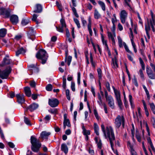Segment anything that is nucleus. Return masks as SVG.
Segmentation results:
<instances>
[{
  "mask_svg": "<svg viewBox=\"0 0 155 155\" xmlns=\"http://www.w3.org/2000/svg\"><path fill=\"white\" fill-rule=\"evenodd\" d=\"M94 115L96 118L97 120H99V117L98 114L97 112V111L96 110L94 109Z\"/></svg>",
  "mask_w": 155,
  "mask_h": 155,
  "instance_id": "nucleus-55",
  "label": "nucleus"
},
{
  "mask_svg": "<svg viewBox=\"0 0 155 155\" xmlns=\"http://www.w3.org/2000/svg\"><path fill=\"white\" fill-rule=\"evenodd\" d=\"M36 56L37 58L42 60L41 63L42 64H44L46 63L48 57L46 52L45 50L42 49L38 51L36 54Z\"/></svg>",
  "mask_w": 155,
  "mask_h": 155,
  "instance_id": "nucleus-3",
  "label": "nucleus"
},
{
  "mask_svg": "<svg viewBox=\"0 0 155 155\" xmlns=\"http://www.w3.org/2000/svg\"><path fill=\"white\" fill-rule=\"evenodd\" d=\"M59 103V101L57 99H49L48 104L51 107H56L58 106Z\"/></svg>",
  "mask_w": 155,
  "mask_h": 155,
  "instance_id": "nucleus-7",
  "label": "nucleus"
},
{
  "mask_svg": "<svg viewBox=\"0 0 155 155\" xmlns=\"http://www.w3.org/2000/svg\"><path fill=\"white\" fill-rule=\"evenodd\" d=\"M61 23V26L58 27H56L57 30L59 32H63L64 28H66V25L65 24L64 19L63 18H61L60 20Z\"/></svg>",
  "mask_w": 155,
  "mask_h": 155,
  "instance_id": "nucleus-6",
  "label": "nucleus"
},
{
  "mask_svg": "<svg viewBox=\"0 0 155 155\" xmlns=\"http://www.w3.org/2000/svg\"><path fill=\"white\" fill-rule=\"evenodd\" d=\"M29 21L28 19H24L22 20L21 23L22 25H25L28 24Z\"/></svg>",
  "mask_w": 155,
  "mask_h": 155,
  "instance_id": "nucleus-42",
  "label": "nucleus"
},
{
  "mask_svg": "<svg viewBox=\"0 0 155 155\" xmlns=\"http://www.w3.org/2000/svg\"><path fill=\"white\" fill-rule=\"evenodd\" d=\"M114 94L117 100H121L120 92L119 91L115 93Z\"/></svg>",
  "mask_w": 155,
  "mask_h": 155,
  "instance_id": "nucleus-40",
  "label": "nucleus"
},
{
  "mask_svg": "<svg viewBox=\"0 0 155 155\" xmlns=\"http://www.w3.org/2000/svg\"><path fill=\"white\" fill-rule=\"evenodd\" d=\"M106 100L108 101V104L109 106L112 108L114 107V103L113 99L110 95L108 96V98Z\"/></svg>",
  "mask_w": 155,
  "mask_h": 155,
  "instance_id": "nucleus-13",
  "label": "nucleus"
},
{
  "mask_svg": "<svg viewBox=\"0 0 155 155\" xmlns=\"http://www.w3.org/2000/svg\"><path fill=\"white\" fill-rule=\"evenodd\" d=\"M61 150L64 152L65 154H66L68 153V148L65 143H63L61 144Z\"/></svg>",
  "mask_w": 155,
  "mask_h": 155,
  "instance_id": "nucleus-21",
  "label": "nucleus"
},
{
  "mask_svg": "<svg viewBox=\"0 0 155 155\" xmlns=\"http://www.w3.org/2000/svg\"><path fill=\"white\" fill-rule=\"evenodd\" d=\"M7 33V30L6 29L3 28L0 29V37H4Z\"/></svg>",
  "mask_w": 155,
  "mask_h": 155,
  "instance_id": "nucleus-25",
  "label": "nucleus"
},
{
  "mask_svg": "<svg viewBox=\"0 0 155 155\" xmlns=\"http://www.w3.org/2000/svg\"><path fill=\"white\" fill-rule=\"evenodd\" d=\"M123 45L124 46L125 50L127 52L130 54L132 53V52L129 49V48L127 46L125 42H123Z\"/></svg>",
  "mask_w": 155,
  "mask_h": 155,
  "instance_id": "nucleus-45",
  "label": "nucleus"
},
{
  "mask_svg": "<svg viewBox=\"0 0 155 155\" xmlns=\"http://www.w3.org/2000/svg\"><path fill=\"white\" fill-rule=\"evenodd\" d=\"M26 51L25 49H24L23 48H21L16 52V55L18 56L20 54H24Z\"/></svg>",
  "mask_w": 155,
  "mask_h": 155,
  "instance_id": "nucleus-24",
  "label": "nucleus"
},
{
  "mask_svg": "<svg viewBox=\"0 0 155 155\" xmlns=\"http://www.w3.org/2000/svg\"><path fill=\"white\" fill-rule=\"evenodd\" d=\"M11 70L12 69L10 66L7 67L3 71H1L0 69V78L3 79H7L10 73Z\"/></svg>",
  "mask_w": 155,
  "mask_h": 155,
  "instance_id": "nucleus-5",
  "label": "nucleus"
},
{
  "mask_svg": "<svg viewBox=\"0 0 155 155\" xmlns=\"http://www.w3.org/2000/svg\"><path fill=\"white\" fill-rule=\"evenodd\" d=\"M74 22L77 25L78 28H80L81 26L79 20L75 18H74Z\"/></svg>",
  "mask_w": 155,
  "mask_h": 155,
  "instance_id": "nucleus-44",
  "label": "nucleus"
},
{
  "mask_svg": "<svg viewBox=\"0 0 155 155\" xmlns=\"http://www.w3.org/2000/svg\"><path fill=\"white\" fill-rule=\"evenodd\" d=\"M38 16L37 15H36L35 14H34L33 15V17H32V20L33 21H35L37 20V18Z\"/></svg>",
  "mask_w": 155,
  "mask_h": 155,
  "instance_id": "nucleus-62",
  "label": "nucleus"
},
{
  "mask_svg": "<svg viewBox=\"0 0 155 155\" xmlns=\"http://www.w3.org/2000/svg\"><path fill=\"white\" fill-rule=\"evenodd\" d=\"M51 134V133L46 131H42L40 134L41 137L43 139H47L48 137Z\"/></svg>",
  "mask_w": 155,
  "mask_h": 155,
  "instance_id": "nucleus-19",
  "label": "nucleus"
},
{
  "mask_svg": "<svg viewBox=\"0 0 155 155\" xmlns=\"http://www.w3.org/2000/svg\"><path fill=\"white\" fill-rule=\"evenodd\" d=\"M118 103V106L120 107V109H122L121 105H122V103L121 100H117Z\"/></svg>",
  "mask_w": 155,
  "mask_h": 155,
  "instance_id": "nucleus-63",
  "label": "nucleus"
},
{
  "mask_svg": "<svg viewBox=\"0 0 155 155\" xmlns=\"http://www.w3.org/2000/svg\"><path fill=\"white\" fill-rule=\"evenodd\" d=\"M139 74L140 75V77L142 80L144 81L145 79L144 78V74L143 73V72L141 69H140L139 71Z\"/></svg>",
  "mask_w": 155,
  "mask_h": 155,
  "instance_id": "nucleus-49",
  "label": "nucleus"
},
{
  "mask_svg": "<svg viewBox=\"0 0 155 155\" xmlns=\"http://www.w3.org/2000/svg\"><path fill=\"white\" fill-rule=\"evenodd\" d=\"M115 31V29L114 28L113 30V33L109 31L107 32L108 37L111 39L113 44H114L115 43L114 37L116 36Z\"/></svg>",
  "mask_w": 155,
  "mask_h": 155,
  "instance_id": "nucleus-11",
  "label": "nucleus"
},
{
  "mask_svg": "<svg viewBox=\"0 0 155 155\" xmlns=\"http://www.w3.org/2000/svg\"><path fill=\"white\" fill-rule=\"evenodd\" d=\"M120 16L121 22L123 24L125 22L126 18L127 16V12L124 10H122L120 13Z\"/></svg>",
  "mask_w": 155,
  "mask_h": 155,
  "instance_id": "nucleus-10",
  "label": "nucleus"
},
{
  "mask_svg": "<svg viewBox=\"0 0 155 155\" xmlns=\"http://www.w3.org/2000/svg\"><path fill=\"white\" fill-rule=\"evenodd\" d=\"M150 109L153 112V113L155 114V106L153 103H149Z\"/></svg>",
  "mask_w": 155,
  "mask_h": 155,
  "instance_id": "nucleus-34",
  "label": "nucleus"
},
{
  "mask_svg": "<svg viewBox=\"0 0 155 155\" xmlns=\"http://www.w3.org/2000/svg\"><path fill=\"white\" fill-rule=\"evenodd\" d=\"M98 99L99 100L100 102L99 101H98L97 102L100 105H101V104H102V99L101 98V94H100L99 93H98Z\"/></svg>",
  "mask_w": 155,
  "mask_h": 155,
  "instance_id": "nucleus-51",
  "label": "nucleus"
},
{
  "mask_svg": "<svg viewBox=\"0 0 155 155\" xmlns=\"http://www.w3.org/2000/svg\"><path fill=\"white\" fill-rule=\"evenodd\" d=\"M150 27L149 24H148L147 25H146L145 26V29L146 31L147 35V36L148 38H150V36L149 34V31L150 30Z\"/></svg>",
  "mask_w": 155,
  "mask_h": 155,
  "instance_id": "nucleus-28",
  "label": "nucleus"
},
{
  "mask_svg": "<svg viewBox=\"0 0 155 155\" xmlns=\"http://www.w3.org/2000/svg\"><path fill=\"white\" fill-rule=\"evenodd\" d=\"M70 7L71 8L73 13L75 17L77 18L79 17V15L77 13L76 8L74 7H72L71 5H70Z\"/></svg>",
  "mask_w": 155,
  "mask_h": 155,
  "instance_id": "nucleus-36",
  "label": "nucleus"
},
{
  "mask_svg": "<svg viewBox=\"0 0 155 155\" xmlns=\"http://www.w3.org/2000/svg\"><path fill=\"white\" fill-rule=\"evenodd\" d=\"M28 69L31 72L34 71L35 72V71H38V69L36 67L35 65L33 64H31L29 65L28 66Z\"/></svg>",
  "mask_w": 155,
  "mask_h": 155,
  "instance_id": "nucleus-20",
  "label": "nucleus"
},
{
  "mask_svg": "<svg viewBox=\"0 0 155 155\" xmlns=\"http://www.w3.org/2000/svg\"><path fill=\"white\" fill-rule=\"evenodd\" d=\"M129 97L131 108L133 109L134 108V103L132 100V95L130 94L129 95Z\"/></svg>",
  "mask_w": 155,
  "mask_h": 155,
  "instance_id": "nucleus-33",
  "label": "nucleus"
},
{
  "mask_svg": "<svg viewBox=\"0 0 155 155\" xmlns=\"http://www.w3.org/2000/svg\"><path fill=\"white\" fill-rule=\"evenodd\" d=\"M52 85L51 84H49L46 86V89L47 91H50L52 90Z\"/></svg>",
  "mask_w": 155,
  "mask_h": 155,
  "instance_id": "nucleus-41",
  "label": "nucleus"
},
{
  "mask_svg": "<svg viewBox=\"0 0 155 155\" xmlns=\"http://www.w3.org/2000/svg\"><path fill=\"white\" fill-rule=\"evenodd\" d=\"M0 15H4L5 18H8L10 16V12L9 9H6L3 8H0Z\"/></svg>",
  "mask_w": 155,
  "mask_h": 155,
  "instance_id": "nucleus-8",
  "label": "nucleus"
},
{
  "mask_svg": "<svg viewBox=\"0 0 155 155\" xmlns=\"http://www.w3.org/2000/svg\"><path fill=\"white\" fill-rule=\"evenodd\" d=\"M101 128L105 138H108L111 148L112 150H114L113 147L115 141V138L113 128L111 127H107L106 132L104 126L103 124L101 125Z\"/></svg>",
  "mask_w": 155,
  "mask_h": 155,
  "instance_id": "nucleus-1",
  "label": "nucleus"
},
{
  "mask_svg": "<svg viewBox=\"0 0 155 155\" xmlns=\"http://www.w3.org/2000/svg\"><path fill=\"white\" fill-rule=\"evenodd\" d=\"M147 74L149 78L151 79H154L155 76L151 69L148 68H147Z\"/></svg>",
  "mask_w": 155,
  "mask_h": 155,
  "instance_id": "nucleus-18",
  "label": "nucleus"
},
{
  "mask_svg": "<svg viewBox=\"0 0 155 155\" xmlns=\"http://www.w3.org/2000/svg\"><path fill=\"white\" fill-rule=\"evenodd\" d=\"M10 20L12 23L14 25H15L17 23L18 21V17L17 16L13 15L10 17Z\"/></svg>",
  "mask_w": 155,
  "mask_h": 155,
  "instance_id": "nucleus-16",
  "label": "nucleus"
},
{
  "mask_svg": "<svg viewBox=\"0 0 155 155\" xmlns=\"http://www.w3.org/2000/svg\"><path fill=\"white\" fill-rule=\"evenodd\" d=\"M101 17V15L97 9H95L94 12V18L96 19H98Z\"/></svg>",
  "mask_w": 155,
  "mask_h": 155,
  "instance_id": "nucleus-27",
  "label": "nucleus"
},
{
  "mask_svg": "<svg viewBox=\"0 0 155 155\" xmlns=\"http://www.w3.org/2000/svg\"><path fill=\"white\" fill-rule=\"evenodd\" d=\"M12 63L11 60L9 58L8 56L6 55L5 57L4 58L3 61L0 64L1 67H3L5 65L9 64Z\"/></svg>",
  "mask_w": 155,
  "mask_h": 155,
  "instance_id": "nucleus-9",
  "label": "nucleus"
},
{
  "mask_svg": "<svg viewBox=\"0 0 155 155\" xmlns=\"http://www.w3.org/2000/svg\"><path fill=\"white\" fill-rule=\"evenodd\" d=\"M143 123L144 124H145L146 128V130L148 132V134H149V128L148 126V125L147 123V122L145 121H143Z\"/></svg>",
  "mask_w": 155,
  "mask_h": 155,
  "instance_id": "nucleus-61",
  "label": "nucleus"
},
{
  "mask_svg": "<svg viewBox=\"0 0 155 155\" xmlns=\"http://www.w3.org/2000/svg\"><path fill=\"white\" fill-rule=\"evenodd\" d=\"M147 140L148 142L149 143L150 146V147H151V148L152 149V150L154 151H155V149L151 141V140L150 139V138H148Z\"/></svg>",
  "mask_w": 155,
  "mask_h": 155,
  "instance_id": "nucleus-37",
  "label": "nucleus"
},
{
  "mask_svg": "<svg viewBox=\"0 0 155 155\" xmlns=\"http://www.w3.org/2000/svg\"><path fill=\"white\" fill-rule=\"evenodd\" d=\"M67 54L66 53L65 61L66 62H67L68 65L69 66L72 60V57L70 56H69L67 57Z\"/></svg>",
  "mask_w": 155,
  "mask_h": 155,
  "instance_id": "nucleus-26",
  "label": "nucleus"
},
{
  "mask_svg": "<svg viewBox=\"0 0 155 155\" xmlns=\"http://www.w3.org/2000/svg\"><path fill=\"white\" fill-rule=\"evenodd\" d=\"M117 60V57L115 56L114 58H112V63L113 64L112 67L114 68H117L118 67Z\"/></svg>",
  "mask_w": 155,
  "mask_h": 155,
  "instance_id": "nucleus-22",
  "label": "nucleus"
},
{
  "mask_svg": "<svg viewBox=\"0 0 155 155\" xmlns=\"http://www.w3.org/2000/svg\"><path fill=\"white\" fill-rule=\"evenodd\" d=\"M56 5L60 11L62 10V8L61 4L58 1L56 2Z\"/></svg>",
  "mask_w": 155,
  "mask_h": 155,
  "instance_id": "nucleus-47",
  "label": "nucleus"
},
{
  "mask_svg": "<svg viewBox=\"0 0 155 155\" xmlns=\"http://www.w3.org/2000/svg\"><path fill=\"white\" fill-rule=\"evenodd\" d=\"M98 4L101 6L102 9L104 11H105V6L104 3L103 2L100 1L98 2Z\"/></svg>",
  "mask_w": 155,
  "mask_h": 155,
  "instance_id": "nucleus-39",
  "label": "nucleus"
},
{
  "mask_svg": "<svg viewBox=\"0 0 155 155\" xmlns=\"http://www.w3.org/2000/svg\"><path fill=\"white\" fill-rule=\"evenodd\" d=\"M68 121L66 120H64L63 123V127L64 129H65L66 128V126H67L68 127H70L71 126V124L70 123L69 120H68Z\"/></svg>",
  "mask_w": 155,
  "mask_h": 155,
  "instance_id": "nucleus-30",
  "label": "nucleus"
},
{
  "mask_svg": "<svg viewBox=\"0 0 155 155\" xmlns=\"http://www.w3.org/2000/svg\"><path fill=\"white\" fill-rule=\"evenodd\" d=\"M82 23L83 24V25L84 26H85V25L87 24V21H86L84 19V18H81Z\"/></svg>",
  "mask_w": 155,
  "mask_h": 155,
  "instance_id": "nucleus-59",
  "label": "nucleus"
},
{
  "mask_svg": "<svg viewBox=\"0 0 155 155\" xmlns=\"http://www.w3.org/2000/svg\"><path fill=\"white\" fill-rule=\"evenodd\" d=\"M8 145L11 148H13L15 147V145L12 142H8Z\"/></svg>",
  "mask_w": 155,
  "mask_h": 155,
  "instance_id": "nucleus-64",
  "label": "nucleus"
},
{
  "mask_svg": "<svg viewBox=\"0 0 155 155\" xmlns=\"http://www.w3.org/2000/svg\"><path fill=\"white\" fill-rule=\"evenodd\" d=\"M131 42L132 43V44L133 47L134 48V51L135 53H136L137 51V50L136 49V46L134 43V42L133 39H131Z\"/></svg>",
  "mask_w": 155,
  "mask_h": 155,
  "instance_id": "nucleus-46",
  "label": "nucleus"
},
{
  "mask_svg": "<svg viewBox=\"0 0 155 155\" xmlns=\"http://www.w3.org/2000/svg\"><path fill=\"white\" fill-rule=\"evenodd\" d=\"M71 87L72 91H75V83L73 82H71Z\"/></svg>",
  "mask_w": 155,
  "mask_h": 155,
  "instance_id": "nucleus-56",
  "label": "nucleus"
},
{
  "mask_svg": "<svg viewBox=\"0 0 155 155\" xmlns=\"http://www.w3.org/2000/svg\"><path fill=\"white\" fill-rule=\"evenodd\" d=\"M80 78H81V74L80 72L78 73V83L79 85L80 84Z\"/></svg>",
  "mask_w": 155,
  "mask_h": 155,
  "instance_id": "nucleus-58",
  "label": "nucleus"
},
{
  "mask_svg": "<svg viewBox=\"0 0 155 155\" xmlns=\"http://www.w3.org/2000/svg\"><path fill=\"white\" fill-rule=\"evenodd\" d=\"M133 83L135 86L137 87L138 86L136 78L135 77L132 80Z\"/></svg>",
  "mask_w": 155,
  "mask_h": 155,
  "instance_id": "nucleus-52",
  "label": "nucleus"
},
{
  "mask_svg": "<svg viewBox=\"0 0 155 155\" xmlns=\"http://www.w3.org/2000/svg\"><path fill=\"white\" fill-rule=\"evenodd\" d=\"M25 93L28 97H30L31 95V91L30 88L29 87H26L24 88Z\"/></svg>",
  "mask_w": 155,
  "mask_h": 155,
  "instance_id": "nucleus-23",
  "label": "nucleus"
},
{
  "mask_svg": "<svg viewBox=\"0 0 155 155\" xmlns=\"http://www.w3.org/2000/svg\"><path fill=\"white\" fill-rule=\"evenodd\" d=\"M42 10V7L41 5L39 4H36L35 10L33 11L34 13H40Z\"/></svg>",
  "mask_w": 155,
  "mask_h": 155,
  "instance_id": "nucleus-15",
  "label": "nucleus"
},
{
  "mask_svg": "<svg viewBox=\"0 0 155 155\" xmlns=\"http://www.w3.org/2000/svg\"><path fill=\"white\" fill-rule=\"evenodd\" d=\"M35 32L33 29H31L29 31L28 34V37L29 39L34 40L35 38Z\"/></svg>",
  "mask_w": 155,
  "mask_h": 155,
  "instance_id": "nucleus-17",
  "label": "nucleus"
},
{
  "mask_svg": "<svg viewBox=\"0 0 155 155\" xmlns=\"http://www.w3.org/2000/svg\"><path fill=\"white\" fill-rule=\"evenodd\" d=\"M31 150L34 152H38L41 146L39 140H37L34 137L31 136Z\"/></svg>",
  "mask_w": 155,
  "mask_h": 155,
  "instance_id": "nucleus-2",
  "label": "nucleus"
},
{
  "mask_svg": "<svg viewBox=\"0 0 155 155\" xmlns=\"http://www.w3.org/2000/svg\"><path fill=\"white\" fill-rule=\"evenodd\" d=\"M24 120L26 124L28 125H31L30 120L28 118L25 117Z\"/></svg>",
  "mask_w": 155,
  "mask_h": 155,
  "instance_id": "nucleus-50",
  "label": "nucleus"
},
{
  "mask_svg": "<svg viewBox=\"0 0 155 155\" xmlns=\"http://www.w3.org/2000/svg\"><path fill=\"white\" fill-rule=\"evenodd\" d=\"M98 74V77L99 79H101L102 78V71L100 68L97 69Z\"/></svg>",
  "mask_w": 155,
  "mask_h": 155,
  "instance_id": "nucleus-43",
  "label": "nucleus"
},
{
  "mask_svg": "<svg viewBox=\"0 0 155 155\" xmlns=\"http://www.w3.org/2000/svg\"><path fill=\"white\" fill-rule=\"evenodd\" d=\"M114 124L116 127L117 128H119L121 124L123 127H124L125 124L124 117L123 115H118L115 119Z\"/></svg>",
  "mask_w": 155,
  "mask_h": 155,
  "instance_id": "nucleus-4",
  "label": "nucleus"
},
{
  "mask_svg": "<svg viewBox=\"0 0 155 155\" xmlns=\"http://www.w3.org/2000/svg\"><path fill=\"white\" fill-rule=\"evenodd\" d=\"M136 137L137 140L140 142L141 141V138L140 135L138 134H136Z\"/></svg>",
  "mask_w": 155,
  "mask_h": 155,
  "instance_id": "nucleus-60",
  "label": "nucleus"
},
{
  "mask_svg": "<svg viewBox=\"0 0 155 155\" xmlns=\"http://www.w3.org/2000/svg\"><path fill=\"white\" fill-rule=\"evenodd\" d=\"M66 79L63 78L62 87L64 89H65L66 87Z\"/></svg>",
  "mask_w": 155,
  "mask_h": 155,
  "instance_id": "nucleus-53",
  "label": "nucleus"
},
{
  "mask_svg": "<svg viewBox=\"0 0 155 155\" xmlns=\"http://www.w3.org/2000/svg\"><path fill=\"white\" fill-rule=\"evenodd\" d=\"M98 147L100 149H101L102 147V143L101 140H100L97 143Z\"/></svg>",
  "mask_w": 155,
  "mask_h": 155,
  "instance_id": "nucleus-57",
  "label": "nucleus"
},
{
  "mask_svg": "<svg viewBox=\"0 0 155 155\" xmlns=\"http://www.w3.org/2000/svg\"><path fill=\"white\" fill-rule=\"evenodd\" d=\"M82 129L83 130V133L84 135H89L90 134V132L89 130H87L85 129L84 126L82 127Z\"/></svg>",
  "mask_w": 155,
  "mask_h": 155,
  "instance_id": "nucleus-29",
  "label": "nucleus"
},
{
  "mask_svg": "<svg viewBox=\"0 0 155 155\" xmlns=\"http://www.w3.org/2000/svg\"><path fill=\"white\" fill-rule=\"evenodd\" d=\"M94 128L95 133L97 135H98L99 134V127L95 123L94 124Z\"/></svg>",
  "mask_w": 155,
  "mask_h": 155,
  "instance_id": "nucleus-31",
  "label": "nucleus"
},
{
  "mask_svg": "<svg viewBox=\"0 0 155 155\" xmlns=\"http://www.w3.org/2000/svg\"><path fill=\"white\" fill-rule=\"evenodd\" d=\"M51 118V116L50 115H47L44 118V120H45V123H47L50 120Z\"/></svg>",
  "mask_w": 155,
  "mask_h": 155,
  "instance_id": "nucleus-48",
  "label": "nucleus"
},
{
  "mask_svg": "<svg viewBox=\"0 0 155 155\" xmlns=\"http://www.w3.org/2000/svg\"><path fill=\"white\" fill-rule=\"evenodd\" d=\"M16 96L17 98L18 102L19 104H21L24 102L25 100L24 95L18 94L16 95Z\"/></svg>",
  "mask_w": 155,
  "mask_h": 155,
  "instance_id": "nucleus-12",
  "label": "nucleus"
},
{
  "mask_svg": "<svg viewBox=\"0 0 155 155\" xmlns=\"http://www.w3.org/2000/svg\"><path fill=\"white\" fill-rule=\"evenodd\" d=\"M38 107V105L35 103H34L30 105L28 107H26V109L29 110L31 111L32 112Z\"/></svg>",
  "mask_w": 155,
  "mask_h": 155,
  "instance_id": "nucleus-14",
  "label": "nucleus"
},
{
  "mask_svg": "<svg viewBox=\"0 0 155 155\" xmlns=\"http://www.w3.org/2000/svg\"><path fill=\"white\" fill-rule=\"evenodd\" d=\"M117 38L119 46L120 48H122L123 45L122 40L120 36L118 37Z\"/></svg>",
  "mask_w": 155,
  "mask_h": 155,
  "instance_id": "nucleus-38",
  "label": "nucleus"
},
{
  "mask_svg": "<svg viewBox=\"0 0 155 155\" xmlns=\"http://www.w3.org/2000/svg\"><path fill=\"white\" fill-rule=\"evenodd\" d=\"M142 86H143V88L144 89L146 92V93L147 95V98L149 99H150V96L149 92L148 91L147 87H146L144 85H143Z\"/></svg>",
  "mask_w": 155,
  "mask_h": 155,
  "instance_id": "nucleus-35",
  "label": "nucleus"
},
{
  "mask_svg": "<svg viewBox=\"0 0 155 155\" xmlns=\"http://www.w3.org/2000/svg\"><path fill=\"white\" fill-rule=\"evenodd\" d=\"M105 86L109 91H110V84L108 82H106L105 83Z\"/></svg>",
  "mask_w": 155,
  "mask_h": 155,
  "instance_id": "nucleus-54",
  "label": "nucleus"
},
{
  "mask_svg": "<svg viewBox=\"0 0 155 155\" xmlns=\"http://www.w3.org/2000/svg\"><path fill=\"white\" fill-rule=\"evenodd\" d=\"M49 112L51 114H56L58 113V110L56 108L51 109L48 110Z\"/></svg>",
  "mask_w": 155,
  "mask_h": 155,
  "instance_id": "nucleus-32",
  "label": "nucleus"
}]
</instances>
